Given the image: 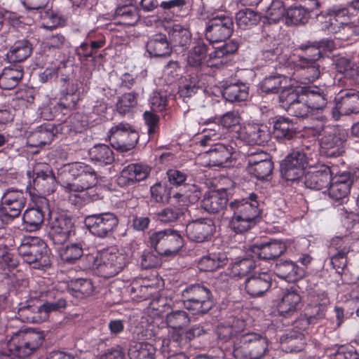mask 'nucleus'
Returning a JSON list of instances; mask_svg holds the SVG:
<instances>
[{
    "label": "nucleus",
    "instance_id": "f257e3e1",
    "mask_svg": "<svg viewBox=\"0 0 359 359\" xmlns=\"http://www.w3.org/2000/svg\"><path fill=\"white\" fill-rule=\"evenodd\" d=\"M245 327L244 320L233 318L231 324L218 328V337L223 342L224 354L236 359H260L267 350L268 341L256 332L243 334Z\"/></svg>",
    "mask_w": 359,
    "mask_h": 359
},
{
    "label": "nucleus",
    "instance_id": "f03ea898",
    "mask_svg": "<svg viewBox=\"0 0 359 359\" xmlns=\"http://www.w3.org/2000/svg\"><path fill=\"white\" fill-rule=\"evenodd\" d=\"M226 211L231 215L229 219V228L236 233H243L257 224L262 209L258 196L251 193L245 198L231 201Z\"/></svg>",
    "mask_w": 359,
    "mask_h": 359
},
{
    "label": "nucleus",
    "instance_id": "7ed1b4c3",
    "mask_svg": "<svg viewBox=\"0 0 359 359\" xmlns=\"http://www.w3.org/2000/svg\"><path fill=\"white\" fill-rule=\"evenodd\" d=\"M18 251L23 260L33 269H43L51 264V252L46 243L39 237L23 238Z\"/></svg>",
    "mask_w": 359,
    "mask_h": 359
},
{
    "label": "nucleus",
    "instance_id": "20e7f679",
    "mask_svg": "<svg viewBox=\"0 0 359 359\" xmlns=\"http://www.w3.org/2000/svg\"><path fill=\"white\" fill-rule=\"evenodd\" d=\"M93 260L91 267L101 277L108 278L118 274L128 262V257L124 252L111 248L99 252L95 257L90 256Z\"/></svg>",
    "mask_w": 359,
    "mask_h": 359
},
{
    "label": "nucleus",
    "instance_id": "39448f33",
    "mask_svg": "<svg viewBox=\"0 0 359 359\" xmlns=\"http://www.w3.org/2000/svg\"><path fill=\"white\" fill-rule=\"evenodd\" d=\"M184 308L194 315L207 313L214 305L211 290L203 284H192L182 292Z\"/></svg>",
    "mask_w": 359,
    "mask_h": 359
},
{
    "label": "nucleus",
    "instance_id": "423d86ee",
    "mask_svg": "<svg viewBox=\"0 0 359 359\" xmlns=\"http://www.w3.org/2000/svg\"><path fill=\"white\" fill-rule=\"evenodd\" d=\"M42 333L32 330H19L14 333L8 342V351L13 356L25 359L34 354L42 345Z\"/></svg>",
    "mask_w": 359,
    "mask_h": 359
},
{
    "label": "nucleus",
    "instance_id": "0eeeda50",
    "mask_svg": "<svg viewBox=\"0 0 359 359\" xmlns=\"http://www.w3.org/2000/svg\"><path fill=\"white\" fill-rule=\"evenodd\" d=\"M67 171L74 181L72 183L64 182L62 187L65 191H86L97 182V175L94 169L84 163L76 162L68 165L65 170V172Z\"/></svg>",
    "mask_w": 359,
    "mask_h": 359
},
{
    "label": "nucleus",
    "instance_id": "6e6552de",
    "mask_svg": "<svg viewBox=\"0 0 359 359\" xmlns=\"http://www.w3.org/2000/svg\"><path fill=\"white\" fill-rule=\"evenodd\" d=\"M149 243L159 255H175L183 247L181 234L172 229L152 232Z\"/></svg>",
    "mask_w": 359,
    "mask_h": 359
},
{
    "label": "nucleus",
    "instance_id": "1a4fd4ad",
    "mask_svg": "<svg viewBox=\"0 0 359 359\" xmlns=\"http://www.w3.org/2000/svg\"><path fill=\"white\" fill-rule=\"evenodd\" d=\"M311 130L313 135L322 136L319 140L320 147L327 156H339L345 151V136L337 129L320 125L311 128Z\"/></svg>",
    "mask_w": 359,
    "mask_h": 359
},
{
    "label": "nucleus",
    "instance_id": "9d476101",
    "mask_svg": "<svg viewBox=\"0 0 359 359\" xmlns=\"http://www.w3.org/2000/svg\"><path fill=\"white\" fill-rule=\"evenodd\" d=\"M84 224L92 235L105 238L113 234L118 224V219L114 213L105 212L86 216Z\"/></svg>",
    "mask_w": 359,
    "mask_h": 359
},
{
    "label": "nucleus",
    "instance_id": "9b49d317",
    "mask_svg": "<svg viewBox=\"0 0 359 359\" xmlns=\"http://www.w3.org/2000/svg\"><path fill=\"white\" fill-rule=\"evenodd\" d=\"M49 236L53 243L61 245L75 234L72 219L64 212L52 213L50 216Z\"/></svg>",
    "mask_w": 359,
    "mask_h": 359
},
{
    "label": "nucleus",
    "instance_id": "f8f14e48",
    "mask_svg": "<svg viewBox=\"0 0 359 359\" xmlns=\"http://www.w3.org/2000/svg\"><path fill=\"white\" fill-rule=\"evenodd\" d=\"M109 133L111 146L122 152L133 149L139 139L136 130L128 123H118L110 129Z\"/></svg>",
    "mask_w": 359,
    "mask_h": 359
},
{
    "label": "nucleus",
    "instance_id": "ddd939ff",
    "mask_svg": "<svg viewBox=\"0 0 359 359\" xmlns=\"http://www.w3.org/2000/svg\"><path fill=\"white\" fill-rule=\"evenodd\" d=\"M334 106L332 109V117L337 121L341 116L359 112V91L354 89L340 90L334 97Z\"/></svg>",
    "mask_w": 359,
    "mask_h": 359
},
{
    "label": "nucleus",
    "instance_id": "4468645a",
    "mask_svg": "<svg viewBox=\"0 0 359 359\" xmlns=\"http://www.w3.org/2000/svg\"><path fill=\"white\" fill-rule=\"evenodd\" d=\"M309 164V158L303 151H294L288 154L280 165L281 173L287 181L302 177Z\"/></svg>",
    "mask_w": 359,
    "mask_h": 359
},
{
    "label": "nucleus",
    "instance_id": "2eb2a0df",
    "mask_svg": "<svg viewBox=\"0 0 359 359\" xmlns=\"http://www.w3.org/2000/svg\"><path fill=\"white\" fill-rule=\"evenodd\" d=\"M351 250L350 239L347 236H335L328 245L330 264L336 270H344L347 264V255Z\"/></svg>",
    "mask_w": 359,
    "mask_h": 359
},
{
    "label": "nucleus",
    "instance_id": "dca6fc26",
    "mask_svg": "<svg viewBox=\"0 0 359 359\" xmlns=\"http://www.w3.org/2000/svg\"><path fill=\"white\" fill-rule=\"evenodd\" d=\"M33 187L39 193L49 195L55 191L56 181L50 165L37 163L33 168Z\"/></svg>",
    "mask_w": 359,
    "mask_h": 359
},
{
    "label": "nucleus",
    "instance_id": "f3484780",
    "mask_svg": "<svg viewBox=\"0 0 359 359\" xmlns=\"http://www.w3.org/2000/svg\"><path fill=\"white\" fill-rule=\"evenodd\" d=\"M215 231V225L211 219L192 220L186 226V233L191 241L202 243L209 241Z\"/></svg>",
    "mask_w": 359,
    "mask_h": 359
},
{
    "label": "nucleus",
    "instance_id": "a211bd4d",
    "mask_svg": "<svg viewBox=\"0 0 359 359\" xmlns=\"http://www.w3.org/2000/svg\"><path fill=\"white\" fill-rule=\"evenodd\" d=\"M286 250L285 244L281 241H271L266 243H257L250 248L251 256L264 261L278 258Z\"/></svg>",
    "mask_w": 359,
    "mask_h": 359
},
{
    "label": "nucleus",
    "instance_id": "6ab92c4d",
    "mask_svg": "<svg viewBox=\"0 0 359 359\" xmlns=\"http://www.w3.org/2000/svg\"><path fill=\"white\" fill-rule=\"evenodd\" d=\"M27 203L25 193L20 189L8 188L2 193L0 204L14 218L20 216Z\"/></svg>",
    "mask_w": 359,
    "mask_h": 359
},
{
    "label": "nucleus",
    "instance_id": "aec40b11",
    "mask_svg": "<svg viewBox=\"0 0 359 359\" xmlns=\"http://www.w3.org/2000/svg\"><path fill=\"white\" fill-rule=\"evenodd\" d=\"M272 278L267 272L255 273L245 281V290L251 297H259L266 292L271 286Z\"/></svg>",
    "mask_w": 359,
    "mask_h": 359
},
{
    "label": "nucleus",
    "instance_id": "412c9836",
    "mask_svg": "<svg viewBox=\"0 0 359 359\" xmlns=\"http://www.w3.org/2000/svg\"><path fill=\"white\" fill-rule=\"evenodd\" d=\"M332 172L329 166L320 165L317 170L307 172L304 177V184L311 189L320 190L327 188L331 182Z\"/></svg>",
    "mask_w": 359,
    "mask_h": 359
},
{
    "label": "nucleus",
    "instance_id": "4be33fe9",
    "mask_svg": "<svg viewBox=\"0 0 359 359\" xmlns=\"http://www.w3.org/2000/svg\"><path fill=\"white\" fill-rule=\"evenodd\" d=\"M313 50L312 58L299 57L296 65L297 70L302 72L301 75L304 76L306 83L313 82L320 74V67L316 63L320 58V51L317 48H314Z\"/></svg>",
    "mask_w": 359,
    "mask_h": 359
},
{
    "label": "nucleus",
    "instance_id": "5701e85b",
    "mask_svg": "<svg viewBox=\"0 0 359 359\" xmlns=\"http://www.w3.org/2000/svg\"><path fill=\"white\" fill-rule=\"evenodd\" d=\"M48 1V0H21V2L26 8L37 11L36 15H37L39 18L35 19V20H50L53 21V22H65L67 21V18H65L62 14L55 12L53 10L46 11L43 9Z\"/></svg>",
    "mask_w": 359,
    "mask_h": 359
},
{
    "label": "nucleus",
    "instance_id": "b1692460",
    "mask_svg": "<svg viewBox=\"0 0 359 359\" xmlns=\"http://www.w3.org/2000/svg\"><path fill=\"white\" fill-rule=\"evenodd\" d=\"M207 154L210 165L228 167L231 163L233 147L222 143H217L212 145Z\"/></svg>",
    "mask_w": 359,
    "mask_h": 359
},
{
    "label": "nucleus",
    "instance_id": "393cba45",
    "mask_svg": "<svg viewBox=\"0 0 359 359\" xmlns=\"http://www.w3.org/2000/svg\"><path fill=\"white\" fill-rule=\"evenodd\" d=\"M55 136L54 128L50 123H44L29 132L27 144L31 147H38L50 144Z\"/></svg>",
    "mask_w": 359,
    "mask_h": 359
},
{
    "label": "nucleus",
    "instance_id": "a878e982",
    "mask_svg": "<svg viewBox=\"0 0 359 359\" xmlns=\"http://www.w3.org/2000/svg\"><path fill=\"white\" fill-rule=\"evenodd\" d=\"M41 203L42 207L36 205L35 208H28L23 214V222L30 231L39 229L44 220L48 201L43 199Z\"/></svg>",
    "mask_w": 359,
    "mask_h": 359
},
{
    "label": "nucleus",
    "instance_id": "bb28decb",
    "mask_svg": "<svg viewBox=\"0 0 359 359\" xmlns=\"http://www.w3.org/2000/svg\"><path fill=\"white\" fill-rule=\"evenodd\" d=\"M301 297L296 290L291 288L284 292L280 302L278 305V311L285 317L293 315L299 307Z\"/></svg>",
    "mask_w": 359,
    "mask_h": 359
},
{
    "label": "nucleus",
    "instance_id": "cd10ccee",
    "mask_svg": "<svg viewBox=\"0 0 359 359\" xmlns=\"http://www.w3.org/2000/svg\"><path fill=\"white\" fill-rule=\"evenodd\" d=\"M278 277L288 282H295L303 276V271L292 261H280L274 268Z\"/></svg>",
    "mask_w": 359,
    "mask_h": 359
},
{
    "label": "nucleus",
    "instance_id": "c85d7f7f",
    "mask_svg": "<svg viewBox=\"0 0 359 359\" xmlns=\"http://www.w3.org/2000/svg\"><path fill=\"white\" fill-rule=\"evenodd\" d=\"M165 29H168L170 40L175 46H179L187 50L191 42V34L188 27L181 24H168Z\"/></svg>",
    "mask_w": 359,
    "mask_h": 359
},
{
    "label": "nucleus",
    "instance_id": "c756f323",
    "mask_svg": "<svg viewBox=\"0 0 359 359\" xmlns=\"http://www.w3.org/2000/svg\"><path fill=\"white\" fill-rule=\"evenodd\" d=\"M227 202V196L225 192L214 191L204 195L201 201V207L210 213H216L222 210Z\"/></svg>",
    "mask_w": 359,
    "mask_h": 359
},
{
    "label": "nucleus",
    "instance_id": "7c9ffc66",
    "mask_svg": "<svg viewBox=\"0 0 359 359\" xmlns=\"http://www.w3.org/2000/svg\"><path fill=\"white\" fill-rule=\"evenodd\" d=\"M273 9V6L271 5L267 11L266 15L262 16L260 13L252 9L244 8L236 13V22H266V21L268 22H278L280 19L273 16L272 10Z\"/></svg>",
    "mask_w": 359,
    "mask_h": 359
},
{
    "label": "nucleus",
    "instance_id": "2f4dec72",
    "mask_svg": "<svg viewBox=\"0 0 359 359\" xmlns=\"http://www.w3.org/2000/svg\"><path fill=\"white\" fill-rule=\"evenodd\" d=\"M23 76L21 65H11L4 67L0 75V88L4 90L14 88Z\"/></svg>",
    "mask_w": 359,
    "mask_h": 359
},
{
    "label": "nucleus",
    "instance_id": "473e14b6",
    "mask_svg": "<svg viewBox=\"0 0 359 359\" xmlns=\"http://www.w3.org/2000/svg\"><path fill=\"white\" fill-rule=\"evenodd\" d=\"M189 343L187 332L182 328L170 330L168 332V339L162 340L161 351L163 353H170L172 346L187 348L189 346Z\"/></svg>",
    "mask_w": 359,
    "mask_h": 359
},
{
    "label": "nucleus",
    "instance_id": "72a5a7b5",
    "mask_svg": "<svg viewBox=\"0 0 359 359\" xmlns=\"http://www.w3.org/2000/svg\"><path fill=\"white\" fill-rule=\"evenodd\" d=\"M280 343L286 352H299L304 348L306 339L303 332L292 330L281 337Z\"/></svg>",
    "mask_w": 359,
    "mask_h": 359
},
{
    "label": "nucleus",
    "instance_id": "f704fd0d",
    "mask_svg": "<svg viewBox=\"0 0 359 359\" xmlns=\"http://www.w3.org/2000/svg\"><path fill=\"white\" fill-rule=\"evenodd\" d=\"M297 133L294 123L289 118L280 116L273 123V134L278 140H289Z\"/></svg>",
    "mask_w": 359,
    "mask_h": 359
},
{
    "label": "nucleus",
    "instance_id": "c9c22d12",
    "mask_svg": "<svg viewBox=\"0 0 359 359\" xmlns=\"http://www.w3.org/2000/svg\"><path fill=\"white\" fill-rule=\"evenodd\" d=\"M304 95L311 111L322 110L327 104V95L318 88H304Z\"/></svg>",
    "mask_w": 359,
    "mask_h": 359
},
{
    "label": "nucleus",
    "instance_id": "e433bc0d",
    "mask_svg": "<svg viewBox=\"0 0 359 359\" xmlns=\"http://www.w3.org/2000/svg\"><path fill=\"white\" fill-rule=\"evenodd\" d=\"M32 53V46L27 40H20L14 43L6 54L10 62H21L28 58Z\"/></svg>",
    "mask_w": 359,
    "mask_h": 359
},
{
    "label": "nucleus",
    "instance_id": "4c0bfd02",
    "mask_svg": "<svg viewBox=\"0 0 359 359\" xmlns=\"http://www.w3.org/2000/svg\"><path fill=\"white\" fill-rule=\"evenodd\" d=\"M233 29V24H211L205 29V38L212 43L222 41L231 35Z\"/></svg>",
    "mask_w": 359,
    "mask_h": 359
},
{
    "label": "nucleus",
    "instance_id": "58836bf2",
    "mask_svg": "<svg viewBox=\"0 0 359 359\" xmlns=\"http://www.w3.org/2000/svg\"><path fill=\"white\" fill-rule=\"evenodd\" d=\"M100 20H116L117 22L122 21L132 20L133 22H138L140 16L135 7L129 6H118L114 13H107L102 15Z\"/></svg>",
    "mask_w": 359,
    "mask_h": 359
},
{
    "label": "nucleus",
    "instance_id": "ea45409f",
    "mask_svg": "<svg viewBox=\"0 0 359 359\" xmlns=\"http://www.w3.org/2000/svg\"><path fill=\"white\" fill-rule=\"evenodd\" d=\"M147 49L154 57H165L171 53L166 36L161 34L155 35L148 41Z\"/></svg>",
    "mask_w": 359,
    "mask_h": 359
},
{
    "label": "nucleus",
    "instance_id": "a19ab883",
    "mask_svg": "<svg viewBox=\"0 0 359 359\" xmlns=\"http://www.w3.org/2000/svg\"><path fill=\"white\" fill-rule=\"evenodd\" d=\"M208 48L202 39H196L194 46L189 52L187 57L188 65L192 67H199L205 59Z\"/></svg>",
    "mask_w": 359,
    "mask_h": 359
},
{
    "label": "nucleus",
    "instance_id": "79ce46f5",
    "mask_svg": "<svg viewBox=\"0 0 359 359\" xmlns=\"http://www.w3.org/2000/svg\"><path fill=\"white\" fill-rule=\"evenodd\" d=\"M90 158L100 165H109L114 161V152L106 144H100L93 147L89 151Z\"/></svg>",
    "mask_w": 359,
    "mask_h": 359
},
{
    "label": "nucleus",
    "instance_id": "37998d69",
    "mask_svg": "<svg viewBox=\"0 0 359 359\" xmlns=\"http://www.w3.org/2000/svg\"><path fill=\"white\" fill-rule=\"evenodd\" d=\"M304 88L292 87L285 88L279 95L280 107L286 111L292 104H295L301 98H304Z\"/></svg>",
    "mask_w": 359,
    "mask_h": 359
},
{
    "label": "nucleus",
    "instance_id": "c03bdc74",
    "mask_svg": "<svg viewBox=\"0 0 359 359\" xmlns=\"http://www.w3.org/2000/svg\"><path fill=\"white\" fill-rule=\"evenodd\" d=\"M227 262L224 253H211L203 257L198 262V268L204 271H213L222 267Z\"/></svg>",
    "mask_w": 359,
    "mask_h": 359
},
{
    "label": "nucleus",
    "instance_id": "a18cd8bd",
    "mask_svg": "<svg viewBox=\"0 0 359 359\" xmlns=\"http://www.w3.org/2000/svg\"><path fill=\"white\" fill-rule=\"evenodd\" d=\"M156 348L148 342H137L130 346V359H154Z\"/></svg>",
    "mask_w": 359,
    "mask_h": 359
},
{
    "label": "nucleus",
    "instance_id": "49530a36",
    "mask_svg": "<svg viewBox=\"0 0 359 359\" xmlns=\"http://www.w3.org/2000/svg\"><path fill=\"white\" fill-rule=\"evenodd\" d=\"M223 96L229 102H241L248 97V88L244 83H231L223 90Z\"/></svg>",
    "mask_w": 359,
    "mask_h": 359
},
{
    "label": "nucleus",
    "instance_id": "de8ad7c7",
    "mask_svg": "<svg viewBox=\"0 0 359 359\" xmlns=\"http://www.w3.org/2000/svg\"><path fill=\"white\" fill-rule=\"evenodd\" d=\"M201 195L198 187L195 184H186L180 191L173 194L172 198L182 205L187 203H194L198 201Z\"/></svg>",
    "mask_w": 359,
    "mask_h": 359
},
{
    "label": "nucleus",
    "instance_id": "09e8293b",
    "mask_svg": "<svg viewBox=\"0 0 359 359\" xmlns=\"http://www.w3.org/2000/svg\"><path fill=\"white\" fill-rule=\"evenodd\" d=\"M18 266V261L8 251L3 238H0V273L7 274L8 271Z\"/></svg>",
    "mask_w": 359,
    "mask_h": 359
},
{
    "label": "nucleus",
    "instance_id": "8fccbe9b",
    "mask_svg": "<svg viewBox=\"0 0 359 359\" xmlns=\"http://www.w3.org/2000/svg\"><path fill=\"white\" fill-rule=\"evenodd\" d=\"M61 259L66 263L72 264L79 259L83 254V245L81 243H72L65 247H61L58 250Z\"/></svg>",
    "mask_w": 359,
    "mask_h": 359
},
{
    "label": "nucleus",
    "instance_id": "3c124183",
    "mask_svg": "<svg viewBox=\"0 0 359 359\" xmlns=\"http://www.w3.org/2000/svg\"><path fill=\"white\" fill-rule=\"evenodd\" d=\"M249 142L251 144L263 145L271 138L269 128L265 125L255 124L250 127L248 132Z\"/></svg>",
    "mask_w": 359,
    "mask_h": 359
},
{
    "label": "nucleus",
    "instance_id": "603ef678",
    "mask_svg": "<svg viewBox=\"0 0 359 359\" xmlns=\"http://www.w3.org/2000/svg\"><path fill=\"white\" fill-rule=\"evenodd\" d=\"M165 320L171 330L183 328L190 323L189 314L183 310H175L168 313Z\"/></svg>",
    "mask_w": 359,
    "mask_h": 359
},
{
    "label": "nucleus",
    "instance_id": "864d4df0",
    "mask_svg": "<svg viewBox=\"0 0 359 359\" xmlns=\"http://www.w3.org/2000/svg\"><path fill=\"white\" fill-rule=\"evenodd\" d=\"M252 258H243L232 264L231 273L234 277H243L252 272L257 266L256 262Z\"/></svg>",
    "mask_w": 359,
    "mask_h": 359
},
{
    "label": "nucleus",
    "instance_id": "5fc2aeb1",
    "mask_svg": "<svg viewBox=\"0 0 359 359\" xmlns=\"http://www.w3.org/2000/svg\"><path fill=\"white\" fill-rule=\"evenodd\" d=\"M284 42L280 41L279 39H274L269 45L262 50V55L265 60H272L278 56L283 54L289 46V40L286 43V39Z\"/></svg>",
    "mask_w": 359,
    "mask_h": 359
},
{
    "label": "nucleus",
    "instance_id": "6e6d98bb",
    "mask_svg": "<svg viewBox=\"0 0 359 359\" xmlns=\"http://www.w3.org/2000/svg\"><path fill=\"white\" fill-rule=\"evenodd\" d=\"M287 78L281 75L270 76L266 77L261 83L260 88L262 92L269 93H276L279 89L283 88V84H286Z\"/></svg>",
    "mask_w": 359,
    "mask_h": 359
},
{
    "label": "nucleus",
    "instance_id": "4d7b16f0",
    "mask_svg": "<svg viewBox=\"0 0 359 359\" xmlns=\"http://www.w3.org/2000/svg\"><path fill=\"white\" fill-rule=\"evenodd\" d=\"M184 208L178 206L167 207L156 213L157 219L163 223H171L179 220L184 215Z\"/></svg>",
    "mask_w": 359,
    "mask_h": 359
},
{
    "label": "nucleus",
    "instance_id": "13d9d810",
    "mask_svg": "<svg viewBox=\"0 0 359 359\" xmlns=\"http://www.w3.org/2000/svg\"><path fill=\"white\" fill-rule=\"evenodd\" d=\"M124 169L132 179L134 184L137 182L145 180L150 172L149 166L139 163L130 164Z\"/></svg>",
    "mask_w": 359,
    "mask_h": 359
},
{
    "label": "nucleus",
    "instance_id": "bf43d9fd",
    "mask_svg": "<svg viewBox=\"0 0 359 359\" xmlns=\"http://www.w3.org/2000/svg\"><path fill=\"white\" fill-rule=\"evenodd\" d=\"M328 304L329 300H327L325 298L323 299V303L320 305L309 304L305 309V315L315 324L318 320L325 317Z\"/></svg>",
    "mask_w": 359,
    "mask_h": 359
},
{
    "label": "nucleus",
    "instance_id": "052dcab7",
    "mask_svg": "<svg viewBox=\"0 0 359 359\" xmlns=\"http://www.w3.org/2000/svg\"><path fill=\"white\" fill-rule=\"evenodd\" d=\"M151 109L154 112H161L166 110L168 100L166 92L155 91L149 99Z\"/></svg>",
    "mask_w": 359,
    "mask_h": 359
},
{
    "label": "nucleus",
    "instance_id": "680f3d73",
    "mask_svg": "<svg viewBox=\"0 0 359 359\" xmlns=\"http://www.w3.org/2000/svg\"><path fill=\"white\" fill-rule=\"evenodd\" d=\"M137 104L136 95L133 93H125L118 100L116 103L117 111L122 114L130 111Z\"/></svg>",
    "mask_w": 359,
    "mask_h": 359
},
{
    "label": "nucleus",
    "instance_id": "e2e57ef3",
    "mask_svg": "<svg viewBox=\"0 0 359 359\" xmlns=\"http://www.w3.org/2000/svg\"><path fill=\"white\" fill-rule=\"evenodd\" d=\"M221 126L218 124H213L209 128L203 129V135L199 141L201 146L206 147L210 145L212 142L219 140L222 137L220 133Z\"/></svg>",
    "mask_w": 359,
    "mask_h": 359
},
{
    "label": "nucleus",
    "instance_id": "0e129e2a",
    "mask_svg": "<svg viewBox=\"0 0 359 359\" xmlns=\"http://www.w3.org/2000/svg\"><path fill=\"white\" fill-rule=\"evenodd\" d=\"M151 196L157 203L168 202L170 198L169 189L161 182L154 184L150 188Z\"/></svg>",
    "mask_w": 359,
    "mask_h": 359
},
{
    "label": "nucleus",
    "instance_id": "69168bd1",
    "mask_svg": "<svg viewBox=\"0 0 359 359\" xmlns=\"http://www.w3.org/2000/svg\"><path fill=\"white\" fill-rule=\"evenodd\" d=\"M273 168V163L271 160L264 161V162L249 168L250 172L259 180H264L270 176Z\"/></svg>",
    "mask_w": 359,
    "mask_h": 359
},
{
    "label": "nucleus",
    "instance_id": "338daca9",
    "mask_svg": "<svg viewBox=\"0 0 359 359\" xmlns=\"http://www.w3.org/2000/svg\"><path fill=\"white\" fill-rule=\"evenodd\" d=\"M351 188L346 185H339L331 182L329 184L328 193L330 197L335 201H343L350 193Z\"/></svg>",
    "mask_w": 359,
    "mask_h": 359
},
{
    "label": "nucleus",
    "instance_id": "774afa93",
    "mask_svg": "<svg viewBox=\"0 0 359 359\" xmlns=\"http://www.w3.org/2000/svg\"><path fill=\"white\" fill-rule=\"evenodd\" d=\"M333 350L334 352L330 354L331 359H359V354L351 347L336 346Z\"/></svg>",
    "mask_w": 359,
    "mask_h": 359
}]
</instances>
